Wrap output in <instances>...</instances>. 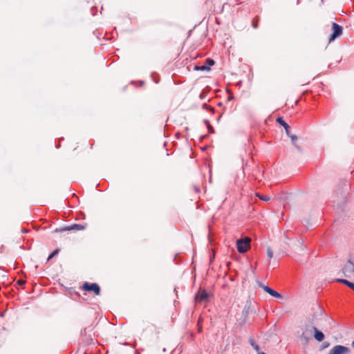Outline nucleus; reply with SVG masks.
<instances>
[{"mask_svg": "<svg viewBox=\"0 0 354 354\" xmlns=\"http://www.w3.org/2000/svg\"><path fill=\"white\" fill-rule=\"evenodd\" d=\"M85 228L84 225L81 224H73L69 226H66L59 229V232L70 231V230H82Z\"/></svg>", "mask_w": 354, "mask_h": 354, "instance_id": "8", "label": "nucleus"}, {"mask_svg": "<svg viewBox=\"0 0 354 354\" xmlns=\"http://www.w3.org/2000/svg\"><path fill=\"white\" fill-rule=\"evenodd\" d=\"M205 95H205V92H201V93H200V96H199V97H200V99H201V100L204 99V98H205Z\"/></svg>", "mask_w": 354, "mask_h": 354, "instance_id": "19", "label": "nucleus"}, {"mask_svg": "<svg viewBox=\"0 0 354 354\" xmlns=\"http://www.w3.org/2000/svg\"><path fill=\"white\" fill-rule=\"evenodd\" d=\"M94 9L95 10L96 8L95 7H92L91 10L93 11Z\"/></svg>", "mask_w": 354, "mask_h": 354, "instance_id": "24", "label": "nucleus"}, {"mask_svg": "<svg viewBox=\"0 0 354 354\" xmlns=\"http://www.w3.org/2000/svg\"><path fill=\"white\" fill-rule=\"evenodd\" d=\"M203 109H207V105L206 103L203 104Z\"/></svg>", "mask_w": 354, "mask_h": 354, "instance_id": "20", "label": "nucleus"}, {"mask_svg": "<svg viewBox=\"0 0 354 354\" xmlns=\"http://www.w3.org/2000/svg\"><path fill=\"white\" fill-rule=\"evenodd\" d=\"M214 64V61L212 59H207L205 60V64L201 66H196V70L201 71H209V66H213Z\"/></svg>", "mask_w": 354, "mask_h": 354, "instance_id": "10", "label": "nucleus"}, {"mask_svg": "<svg viewBox=\"0 0 354 354\" xmlns=\"http://www.w3.org/2000/svg\"><path fill=\"white\" fill-rule=\"evenodd\" d=\"M257 196L262 201H268L270 200V196H263V195H260L259 194H257Z\"/></svg>", "mask_w": 354, "mask_h": 354, "instance_id": "15", "label": "nucleus"}, {"mask_svg": "<svg viewBox=\"0 0 354 354\" xmlns=\"http://www.w3.org/2000/svg\"><path fill=\"white\" fill-rule=\"evenodd\" d=\"M349 352L350 349L348 347L342 345H336L330 349L329 354H346Z\"/></svg>", "mask_w": 354, "mask_h": 354, "instance_id": "6", "label": "nucleus"}, {"mask_svg": "<svg viewBox=\"0 0 354 354\" xmlns=\"http://www.w3.org/2000/svg\"><path fill=\"white\" fill-rule=\"evenodd\" d=\"M337 281L347 286L348 287L354 290V283L350 282L349 281L343 279H337Z\"/></svg>", "mask_w": 354, "mask_h": 354, "instance_id": "13", "label": "nucleus"}, {"mask_svg": "<svg viewBox=\"0 0 354 354\" xmlns=\"http://www.w3.org/2000/svg\"><path fill=\"white\" fill-rule=\"evenodd\" d=\"M252 26H253V27H254V28H257V25L254 24V23H253Z\"/></svg>", "mask_w": 354, "mask_h": 354, "instance_id": "21", "label": "nucleus"}, {"mask_svg": "<svg viewBox=\"0 0 354 354\" xmlns=\"http://www.w3.org/2000/svg\"><path fill=\"white\" fill-rule=\"evenodd\" d=\"M258 354H266V353H263V352H259V353H258Z\"/></svg>", "mask_w": 354, "mask_h": 354, "instance_id": "23", "label": "nucleus"}, {"mask_svg": "<svg viewBox=\"0 0 354 354\" xmlns=\"http://www.w3.org/2000/svg\"><path fill=\"white\" fill-rule=\"evenodd\" d=\"M312 330H313L312 327L310 328L306 326L305 330L301 335V339L308 342L311 338Z\"/></svg>", "mask_w": 354, "mask_h": 354, "instance_id": "9", "label": "nucleus"}, {"mask_svg": "<svg viewBox=\"0 0 354 354\" xmlns=\"http://www.w3.org/2000/svg\"><path fill=\"white\" fill-rule=\"evenodd\" d=\"M259 286L262 288L265 292L272 296L273 297L277 298V299H282L283 296L279 293L278 292L275 291L270 287L268 286L263 285L262 283L259 282Z\"/></svg>", "mask_w": 354, "mask_h": 354, "instance_id": "7", "label": "nucleus"}, {"mask_svg": "<svg viewBox=\"0 0 354 354\" xmlns=\"http://www.w3.org/2000/svg\"><path fill=\"white\" fill-rule=\"evenodd\" d=\"M266 253L269 259H271L273 257V252L270 248H267Z\"/></svg>", "mask_w": 354, "mask_h": 354, "instance_id": "16", "label": "nucleus"}, {"mask_svg": "<svg viewBox=\"0 0 354 354\" xmlns=\"http://www.w3.org/2000/svg\"><path fill=\"white\" fill-rule=\"evenodd\" d=\"M332 30H333V32L329 37L330 42L335 40L336 38H337L340 35H342V32H343V28L340 25L333 22L332 24Z\"/></svg>", "mask_w": 354, "mask_h": 354, "instance_id": "3", "label": "nucleus"}, {"mask_svg": "<svg viewBox=\"0 0 354 354\" xmlns=\"http://www.w3.org/2000/svg\"><path fill=\"white\" fill-rule=\"evenodd\" d=\"M83 289L86 291H93L96 295L100 294V288L98 284L95 283H89L86 282L83 285Z\"/></svg>", "mask_w": 354, "mask_h": 354, "instance_id": "5", "label": "nucleus"}, {"mask_svg": "<svg viewBox=\"0 0 354 354\" xmlns=\"http://www.w3.org/2000/svg\"><path fill=\"white\" fill-rule=\"evenodd\" d=\"M205 122L207 124V128L209 129V131L210 133H213L214 132L213 127L210 125V124L209 123V122L207 120H205Z\"/></svg>", "mask_w": 354, "mask_h": 354, "instance_id": "18", "label": "nucleus"}, {"mask_svg": "<svg viewBox=\"0 0 354 354\" xmlns=\"http://www.w3.org/2000/svg\"><path fill=\"white\" fill-rule=\"evenodd\" d=\"M249 342L250 344V345L257 351H259L260 350V347L258 344H257L255 343V342L252 339H249Z\"/></svg>", "mask_w": 354, "mask_h": 354, "instance_id": "14", "label": "nucleus"}, {"mask_svg": "<svg viewBox=\"0 0 354 354\" xmlns=\"http://www.w3.org/2000/svg\"><path fill=\"white\" fill-rule=\"evenodd\" d=\"M251 239L249 237H245L236 241V248L239 253L246 252L250 248Z\"/></svg>", "mask_w": 354, "mask_h": 354, "instance_id": "2", "label": "nucleus"}, {"mask_svg": "<svg viewBox=\"0 0 354 354\" xmlns=\"http://www.w3.org/2000/svg\"><path fill=\"white\" fill-rule=\"evenodd\" d=\"M59 250H55L48 257V261L50 260L53 257H54L56 254L59 253Z\"/></svg>", "mask_w": 354, "mask_h": 354, "instance_id": "17", "label": "nucleus"}, {"mask_svg": "<svg viewBox=\"0 0 354 354\" xmlns=\"http://www.w3.org/2000/svg\"><path fill=\"white\" fill-rule=\"evenodd\" d=\"M277 122L281 125L286 130L287 136L290 138L292 144L299 150L301 151V147L296 143L297 140V136L291 133L290 131V126L283 120L281 117H279L276 120Z\"/></svg>", "mask_w": 354, "mask_h": 354, "instance_id": "1", "label": "nucleus"}, {"mask_svg": "<svg viewBox=\"0 0 354 354\" xmlns=\"http://www.w3.org/2000/svg\"><path fill=\"white\" fill-rule=\"evenodd\" d=\"M209 294L205 290H201L196 295V298L199 301H203L207 300Z\"/></svg>", "mask_w": 354, "mask_h": 354, "instance_id": "11", "label": "nucleus"}, {"mask_svg": "<svg viewBox=\"0 0 354 354\" xmlns=\"http://www.w3.org/2000/svg\"><path fill=\"white\" fill-rule=\"evenodd\" d=\"M312 329L313 330V331L315 333L314 337H315V339L317 340L318 342H322L324 339V333L322 331L319 330L315 326H313Z\"/></svg>", "mask_w": 354, "mask_h": 354, "instance_id": "12", "label": "nucleus"}, {"mask_svg": "<svg viewBox=\"0 0 354 354\" xmlns=\"http://www.w3.org/2000/svg\"><path fill=\"white\" fill-rule=\"evenodd\" d=\"M352 346L354 348V340L353 341L352 344H351Z\"/></svg>", "mask_w": 354, "mask_h": 354, "instance_id": "22", "label": "nucleus"}, {"mask_svg": "<svg viewBox=\"0 0 354 354\" xmlns=\"http://www.w3.org/2000/svg\"><path fill=\"white\" fill-rule=\"evenodd\" d=\"M343 274L346 277H351L354 273V263L348 259L342 269Z\"/></svg>", "mask_w": 354, "mask_h": 354, "instance_id": "4", "label": "nucleus"}]
</instances>
